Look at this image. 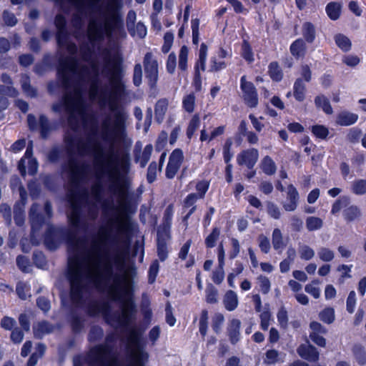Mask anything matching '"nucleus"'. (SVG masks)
I'll return each mask as SVG.
<instances>
[{
  "instance_id": "46",
  "label": "nucleus",
  "mask_w": 366,
  "mask_h": 366,
  "mask_svg": "<svg viewBox=\"0 0 366 366\" xmlns=\"http://www.w3.org/2000/svg\"><path fill=\"white\" fill-rule=\"evenodd\" d=\"M323 225L322 220L317 217H309L306 219V227L309 231L320 229Z\"/></svg>"
},
{
  "instance_id": "4",
  "label": "nucleus",
  "mask_w": 366,
  "mask_h": 366,
  "mask_svg": "<svg viewBox=\"0 0 366 366\" xmlns=\"http://www.w3.org/2000/svg\"><path fill=\"white\" fill-rule=\"evenodd\" d=\"M123 262L119 247L101 266L103 276L99 287L93 281H86L83 293L86 291L88 285H92L99 291H107L113 302L122 305L121 312H104V318L107 324L117 329L127 327L135 320L137 314L136 305L130 297L132 289L129 281L118 274H114V264Z\"/></svg>"
},
{
  "instance_id": "38",
  "label": "nucleus",
  "mask_w": 366,
  "mask_h": 366,
  "mask_svg": "<svg viewBox=\"0 0 366 366\" xmlns=\"http://www.w3.org/2000/svg\"><path fill=\"white\" fill-rule=\"evenodd\" d=\"M21 88L24 92L30 97H35L37 95L36 90L31 86L30 79L27 75H22L21 78Z\"/></svg>"
},
{
  "instance_id": "58",
  "label": "nucleus",
  "mask_w": 366,
  "mask_h": 366,
  "mask_svg": "<svg viewBox=\"0 0 366 366\" xmlns=\"http://www.w3.org/2000/svg\"><path fill=\"white\" fill-rule=\"evenodd\" d=\"M311 131L316 137L322 139H326L329 134L328 129L323 125L312 126Z\"/></svg>"
},
{
  "instance_id": "61",
  "label": "nucleus",
  "mask_w": 366,
  "mask_h": 366,
  "mask_svg": "<svg viewBox=\"0 0 366 366\" xmlns=\"http://www.w3.org/2000/svg\"><path fill=\"white\" fill-rule=\"evenodd\" d=\"M317 254L320 259L324 262H330L335 257L334 252L326 247H321L318 250Z\"/></svg>"
},
{
  "instance_id": "56",
  "label": "nucleus",
  "mask_w": 366,
  "mask_h": 366,
  "mask_svg": "<svg viewBox=\"0 0 366 366\" xmlns=\"http://www.w3.org/2000/svg\"><path fill=\"white\" fill-rule=\"evenodd\" d=\"M300 257L302 259L310 260L315 256V251L310 247L306 244L301 245L299 247Z\"/></svg>"
},
{
  "instance_id": "20",
  "label": "nucleus",
  "mask_w": 366,
  "mask_h": 366,
  "mask_svg": "<svg viewBox=\"0 0 366 366\" xmlns=\"http://www.w3.org/2000/svg\"><path fill=\"white\" fill-rule=\"evenodd\" d=\"M32 329L34 337L36 339H42L44 335L54 332V326L46 320H42L34 324Z\"/></svg>"
},
{
  "instance_id": "45",
  "label": "nucleus",
  "mask_w": 366,
  "mask_h": 366,
  "mask_svg": "<svg viewBox=\"0 0 366 366\" xmlns=\"http://www.w3.org/2000/svg\"><path fill=\"white\" fill-rule=\"evenodd\" d=\"M321 321L327 324H331L335 320V310L332 307H327L323 310L319 314Z\"/></svg>"
},
{
  "instance_id": "64",
  "label": "nucleus",
  "mask_w": 366,
  "mask_h": 366,
  "mask_svg": "<svg viewBox=\"0 0 366 366\" xmlns=\"http://www.w3.org/2000/svg\"><path fill=\"white\" fill-rule=\"evenodd\" d=\"M224 321V317L222 314L217 313L214 315L212 319V327L214 332L217 334L219 333L221 331V327Z\"/></svg>"
},
{
  "instance_id": "29",
  "label": "nucleus",
  "mask_w": 366,
  "mask_h": 366,
  "mask_svg": "<svg viewBox=\"0 0 366 366\" xmlns=\"http://www.w3.org/2000/svg\"><path fill=\"white\" fill-rule=\"evenodd\" d=\"M358 116L355 114L342 112L337 117V123L341 126H350L357 122Z\"/></svg>"
},
{
  "instance_id": "9",
  "label": "nucleus",
  "mask_w": 366,
  "mask_h": 366,
  "mask_svg": "<svg viewBox=\"0 0 366 366\" xmlns=\"http://www.w3.org/2000/svg\"><path fill=\"white\" fill-rule=\"evenodd\" d=\"M100 1L101 0H84V11L72 14L71 24L74 29L73 35L76 39L84 36L85 19L91 16L95 11L102 10V7L99 5Z\"/></svg>"
},
{
  "instance_id": "6",
  "label": "nucleus",
  "mask_w": 366,
  "mask_h": 366,
  "mask_svg": "<svg viewBox=\"0 0 366 366\" xmlns=\"http://www.w3.org/2000/svg\"><path fill=\"white\" fill-rule=\"evenodd\" d=\"M122 0H109L104 8V14L108 17L104 27L95 19L89 20L87 27V36L92 44L104 39L105 34L110 36L115 29L122 25V16L118 11L122 8Z\"/></svg>"
},
{
  "instance_id": "49",
  "label": "nucleus",
  "mask_w": 366,
  "mask_h": 366,
  "mask_svg": "<svg viewBox=\"0 0 366 366\" xmlns=\"http://www.w3.org/2000/svg\"><path fill=\"white\" fill-rule=\"evenodd\" d=\"M62 149L59 146H54L47 153L46 157L49 162L56 163L61 158Z\"/></svg>"
},
{
  "instance_id": "10",
  "label": "nucleus",
  "mask_w": 366,
  "mask_h": 366,
  "mask_svg": "<svg viewBox=\"0 0 366 366\" xmlns=\"http://www.w3.org/2000/svg\"><path fill=\"white\" fill-rule=\"evenodd\" d=\"M350 197L348 196H341L333 203L332 206L331 213L336 214L342 209H343L342 215L344 219L347 222H352L360 219L362 212L359 207L350 204Z\"/></svg>"
},
{
  "instance_id": "48",
  "label": "nucleus",
  "mask_w": 366,
  "mask_h": 366,
  "mask_svg": "<svg viewBox=\"0 0 366 366\" xmlns=\"http://www.w3.org/2000/svg\"><path fill=\"white\" fill-rule=\"evenodd\" d=\"M182 105L184 110L189 113H192L194 110L195 96L193 93L184 97Z\"/></svg>"
},
{
  "instance_id": "39",
  "label": "nucleus",
  "mask_w": 366,
  "mask_h": 366,
  "mask_svg": "<svg viewBox=\"0 0 366 366\" xmlns=\"http://www.w3.org/2000/svg\"><path fill=\"white\" fill-rule=\"evenodd\" d=\"M184 161V154L181 149H175L169 157V163L180 169Z\"/></svg>"
},
{
  "instance_id": "13",
  "label": "nucleus",
  "mask_w": 366,
  "mask_h": 366,
  "mask_svg": "<svg viewBox=\"0 0 366 366\" xmlns=\"http://www.w3.org/2000/svg\"><path fill=\"white\" fill-rule=\"evenodd\" d=\"M142 66L149 87L152 90H156L159 79V64L152 52L145 54Z\"/></svg>"
},
{
  "instance_id": "19",
  "label": "nucleus",
  "mask_w": 366,
  "mask_h": 366,
  "mask_svg": "<svg viewBox=\"0 0 366 366\" xmlns=\"http://www.w3.org/2000/svg\"><path fill=\"white\" fill-rule=\"evenodd\" d=\"M54 24L56 27V41L64 43L66 41V36L69 35V32L66 27V20L65 17L59 14L55 16Z\"/></svg>"
},
{
  "instance_id": "16",
  "label": "nucleus",
  "mask_w": 366,
  "mask_h": 366,
  "mask_svg": "<svg viewBox=\"0 0 366 366\" xmlns=\"http://www.w3.org/2000/svg\"><path fill=\"white\" fill-rule=\"evenodd\" d=\"M259 159V152L255 148L247 149L242 151L237 156V162L239 166L245 165L252 169Z\"/></svg>"
},
{
  "instance_id": "7",
  "label": "nucleus",
  "mask_w": 366,
  "mask_h": 366,
  "mask_svg": "<svg viewBox=\"0 0 366 366\" xmlns=\"http://www.w3.org/2000/svg\"><path fill=\"white\" fill-rule=\"evenodd\" d=\"M65 91L66 92L64 94V104L69 113L68 124L73 130H76L79 127L76 114L81 117L84 120L86 124V131L89 130L92 117L95 119L99 126L101 124L94 115L86 117V103L83 97L81 88H74L73 92Z\"/></svg>"
},
{
  "instance_id": "53",
  "label": "nucleus",
  "mask_w": 366,
  "mask_h": 366,
  "mask_svg": "<svg viewBox=\"0 0 366 366\" xmlns=\"http://www.w3.org/2000/svg\"><path fill=\"white\" fill-rule=\"evenodd\" d=\"M132 82L137 87L142 83V66L139 63L134 66Z\"/></svg>"
},
{
  "instance_id": "35",
  "label": "nucleus",
  "mask_w": 366,
  "mask_h": 366,
  "mask_svg": "<svg viewBox=\"0 0 366 366\" xmlns=\"http://www.w3.org/2000/svg\"><path fill=\"white\" fill-rule=\"evenodd\" d=\"M272 243L275 250H280L279 253H281L284 249L285 244L283 241L282 234L280 229L276 228L273 230L272 235Z\"/></svg>"
},
{
  "instance_id": "60",
  "label": "nucleus",
  "mask_w": 366,
  "mask_h": 366,
  "mask_svg": "<svg viewBox=\"0 0 366 366\" xmlns=\"http://www.w3.org/2000/svg\"><path fill=\"white\" fill-rule=\"evenodd\" d=\"M104 335V331L102 327L99 326H93L90 329L89 333V340L90 342H96L102 338Z\"/></svg>"
},
{
  "instance_id": "32",
  "label": "nucleus",
  "mask_w": 366,
  "mask_h": 366,
  "mask_svg": "<svg viewBox=\"0 0 366 366\" xmlns=\"http://www.w3.org/2000/svg\"><path fill=\"white\" fill-rule=\"evenodd\" d=\"M315 104L317 108L322 109L327 114L333 113L329 99L323 94L318 95L315 98Z\"/></svg>"
},
{
  "instance_id": "51",
  "label": "nucleus",
  "mask_w": 366,
  "mask_h": 366,
  "mask_svg": "<svg viewBox=\"0 0 366 366\" xmlns=\"http://www.w3.org/2000/svg\"><path fill=\"white\" fill-rule=\"evenodd\" d=\"M170 238V227L161 224L157 229V242H167Z\"/></svg>"
},
{
  "instance_id": "62",
  "label": "nucleus",
  "mask_w": 366,
  "mask_h": 366,
  "mask_svg": "<svg viewBox=\"0 0 366 366\" xmlns=\"http://www.w3.org/2000/svg\"><path fill=\"white\" fill-rule=\"evenodd\" d=\"M29 291V287L27 284L23 282H19L16 287V292L18 297L23 300H25L28 295V292Z\"/></svg>"
},
{
  "instance_id": "47",
  "label": "nucleus",
  "mask_w": 366,
  "mask_h": 366,
  "mask_svg": "<svg viewBox=\"0 0 366 366\" xmlns=\"http://www.w3.org/2000/svg\"><path fill=\"white\" fill-rule=\"evenodd\" d=\"M140 307L145 318H149L152 316L150 300L148 295L145 293L142 295Z\"/></svg>"
},
{
  "instance_id": "40",
  "label": "nucleus",
  "mask_w": 366,
  "mask_h": 366,
  "mask_svg": "<svg viewBox=\"0 0 366 366\" xmlns=\"http://www.w3.org/2000/svg\"><path fill=\"white\" fill-rule=\"evenodd\" d=\"M220 236V229L218 227H214L211 233L205 238V246L207 248H213L215 247L217 240Z\"/></svg>"
},
{
  "instance_id": "55",
  "label": "nucleus",
  "mask_w": 366,
  "mask_h": 366,
  "mask_svg": "<svg viewBox=\"0 0 366 366\" xmlns=\"http://www.w3.org/2000/svg\"><path fill=\"white\" fill-rule=\"evenodd\" d=\"M188 52V48L186 46L181 47L179 54V68L182 71H185L187 69Z\"/></svg>"
},
{
  "instance_id": "28",
  "label": "nucleus",
  "mask_w": 366,
  "mask_h": 366,
  "mask_svg": "<svg viewBox=\"0 0 366 366\" xmlns=\"http://www.w3.org/2000/svg\"><path fill=\"white\" fill-rule=\"evenodd\" d=\"M306 86L302 78L295 80L293 86V95L298 102H303L305 99Z\"/></svg>"
},
{
  "instance_id": "30",
  "label": "nucleus",
  "mask_w": 366,
  "mask_h": 366,
  "mask_svg": "<svg viewBox=\"0 0 366 366\" xmlns=\"http://www.w3.org/2000/svg\"><path fill=\"white\" fill-rule=\"evenodd\" d=\"M110 311V307L108 304L101 305L97 301H93L89 303L87 306V313L89 316L94 317L99 313L104 315V311Z\"/></svg>"
},
{
  "instance_id": "18",
  "label": "nucleus",
  "mask_w": 366,
  "mask_h": 366,
  "mask_svg": "<svg viewBox=\"0 0 366 366\" xmlns=\"http://www.w3.org/2000/svg\"><path fill=\"white\" fill-rule=\"evenodd\" d=\"M298 201L299 193L297 189L292 184L288 185L287 199L282 204L283 208L287 212L295 211L297 207Z\"/></svg>"
},
{
  "instance_id": "34",
  "label": "nucleus",
  "mask_w": 366,
  "mask_h": 366,
  "mask_svg": "<svg viewBox=\"0 0 366 366\" xmlns=\"http://www.w3.org/2000/svg\"><path fill=\"white\" fill-rule=\"evenodd\" d=\"M341 4L338 2H330L325 8L326 13L332 20H337L339 19L341 13Z\"/></svg>"
},
{
  "instance_id": "44",
  "label": "nucleus",
  "mask_w": 366,
  "mask_h": 366,
  "mask_svg": "<svg viewBox=\"0 0 366 366\" xmlns=\"http://www.w3.org/2000/svg\"><path fill=\"white\" fill-rule=\"evenodd\" d=\"M79 54L84 61L90 62L92 59L93 50L88 43H84L80 46Z\"/></svg>"
},
{
  "instance_id": "33",
  "label": "nucleus",
  "mask_w": 366,
  "mask_h": 366,
  "mask_svg": "<svg viewBox=\"0 0 366 366\" xmlns=\"http://www.w3.org/2000/svg\"><path fill=\"white\" fill-rule=\"evenodd\" d=\"M302 35L305 41L308 43H312L316 36L315 27L311 22H305L302 25Z\"/></svg>"
},
{
  "instance_id": "43",
  "label": "nucleus",
  "mask_w": 366,
  "mask_h": 366,
  "mask_svg": "<svg viewBox=\"0 0 366 366\" xmlns=\"http://www.w3.org/2000/svg\"><path fill=\"white\" fill-rule=\"evenodd\" d=\"M206 301L209 304H215L217 302V295L218 290L214 287V286L209 283L207 285L206 290Z\"/></svg>"
},
{
  "instance_id": "24",
  "label": "nucleus",
  "mask_w": 366,
  "mask_h": 366,
  "mask_svg": "<svg viewBox=\"0 0 366 366\" xmlns=\"http://www.w3.org/2000/svg\"><path fill=\"white\" fill-rule=\"evenodd\" d=\"M153 147L152 144L146 145L142 154H140V152L135 154L134 161L139 162L142 168L145 167L150 159Z\"/></svg>"
},
{
  "instance_id": "63",
  "label": "nucleus",
  "mask_w": 366,
  "mask_h": 366,
  "mask_svg": "<svg viewBox=\"0 0 366 366\" xmlns=\"http://www.w3.org/2000/svg\"><path fill=\"white\" fill-rule=\"evenodd\" d=\"M157 164L156 162H152L147 169V180L151 184L157 179Z\"/></svg>"
},
{
  "instance_id": "42",
  "label": "nucleus",
  "mask_w": 366,
  "mask_h": 366,
  "mask_svg": "<svg viewBox=\"0 0 366 366\" xmlns=\"http://www.w3.org/2000/svg\"><path fill=\"white\" fill-rule=\"evenodd\" d=\"M335 41L337 46L343 51H348L351 49V41L346 36L339 34L335 36Z\"/></svg>"
},
{
  "instance_id": "52",
  "label": "nucleus",
  "mask_w": 366,
  "mask_h": 366,
  "mask_svg": "<svg viewBox=\"0 0 366 366\" xmlns=\"http://www.w3.org/2000/svg\"><path fill=\"white\" fill-rule=\"evenodd\" d=\"M208 312L206 310H203L201 312L200 318H199V332L203 337H205L207 332L208 327Z\"/></svg>"
},
{
  "instance_id": "11",
  "label": "nucleus",
  "mask_w": 366,
  "mask_h": 366,
  "mask_svg": "<svg viewBox=\"0 0 366 366\" xmlns=\"http://www.w3.org/2000/svg\"><path fill=\"white\" fill-rule=\"evenodd\" d=\"M142 334L143 331L139 328L132 327L129 329V342L134 349L130 351V357L134 360V362L128 365H138L139 362L144 365L148 360L149 354L141 346Z\"/></svg>"
},
{
  "instance_id": "8",
  "label": "nucleus",
  "mask_w": 366,
  "mask_h": 366,
  "mask_svg": "<svg viewBox=\"0 0 366 366\" xmlns=\"http://www.w3.org/2000/svg\"><path fill=\"white\" fill-rule=\"evenodd\" d=\"M116 341V335L111 332L106 336L105 343L92 347L86 357L90 366H119L117 356L113 353V347L110 345Z\"/></svg>"
},
{
  "instance_id": "2",
  "label": "nucleus",
  "mask_w": 366,
  "mask_h": 366,
  "mask_svg": "<svg viewBox=\"0 0 366 366\" xmlns=\"http://www.w3.org/2000/svg\"><path fill=\"white\" fill-rule=\"evenodd\" d=\"M132 229L129 219L110 218L107 225L99 227L97 232L89 239L79 237L75 231L49 228L44 244L50 250L58 248L61 239L66 241L71 254L69 258L67 278L70 285L72 302L79 307L82 304L86 281H93L98 287L102 284L101 266L114 252H117L122 237Z\"/></svg>"
},
{
  "instance_id": "26",
  "label": "nucleus",
  "mask_w": 366,
  "mask_h": 366,
  "mask_svg": "<svg viewBox=\"0 0 366 366\" xmlns=\"http://www.w3.org/2000/svg\"><path fill=\"white\" fill-rule=\"evenodd\" d=\"M290 52L296 59L302 57L305 54L306 44L303 39H298L295 40L290 46Z\"/></svg>"
},
{
  "instance_id": "21",
  "label": "nucleus",
  "mask_w": 366,
  "mask_h": 366,
  "mask_svg": "<svg viewBox=\"0 0 366 366\" xmlns=\"http://www.w3.org/2000/svg\"><path fill=\"white\" fill-rule=\"evenodd\" d=\"M38 209L39 205L33 204L29 211V220L33 232L39 231L44 223V217L42 214L38 213Z\"/></svg>"
},
{
  "instance_id": "57",
  "label": "nucleus",
  "mask_w": 366,
  "mask_h": 366,
  "mask_svg": "<svg viewBox=\"0 0 366 366\" xmlns=\"http://www.w3.org/2000/svg\"><path fill=\"white\" fill-rule=\"evenodd\" d=\"M11 331V341L16 345L20 344L24 337V330H22L20 327H16Z\"/></svg>"
},
{
  "instance_id": "37",
  "label": "nucleus",
  "mask_w": 366,
  "mask_h": 366,
  "mask_svg": "<svg viewBox=\"0 0 366 366\" xmlns=\"http://www.w3.org/2000/svg\"><path fill=\"white\" fill-rule=\"evenodd\" d=\"M352 352L359 365H365L366 364V350L364 347L355 345L353 346Z\"/></svg>"
},
{
  "instance_id": "31",
  "label": "nucleus",
  "mask_w": 366,
  "mask_h": 366,
  "mask_svg": "<svg viewBox=\"0 0 366 366\" xmlns=\"http://www.w3.org/2000/svg\"><path fill=\"white\" fill-rule=\"evenodd\" d=\"M268 74L272 81L279 82L283 78V72L277 61H272L268 66Z\"/></svg>"
},
{
  "instance_id": "50",
  "label": "nucleus",
  "mask_w": 366,
  "mask_h": 366,
  "mask_svg": "<svg viewBox=\"0 0 366 366\" xmlns=\"http://www.w3.org/2000/svg\"><path fill=\"white\" fill-rule=\"evenodd\" d=\"M200 124V119L198 115L195 114L191 119L187 129V136L188 139H191L194 134L195 131L199 128Z\"/></svg>"
},
{
  "instance_id": "36",
  "label": "nucleus",
  "mask_w": 366,
  "mask_h": 366,
  "mask_svg": "<svg viewBox=\"0 0 366 366\" xmlns=\"http://www.w3.org/2000/svg\"><path fill=\"white\" fill-rule=\"evenodd\" d=\"M261 168L263 172L267 175L274 174L277 169L274 162L269 156L264 157L262 160Z\"/></svg>"
},
{
  "instance_id": "12",
  "label": "nucleus",
  "mask_w": 366,
  "mask_h": 366,
  "mask_svg": "<svg viewBox=\"0 0 366 366\" xmlns=\"http://www.w3.org/2000/svg\"><path fill=\"white\" fill-rule=\"evenodd\" d=\"M209 183L207 181L203 180L197 182L196 184V190L198 192V193H190L184 199V209L189 207H192V209L188 211V212L182 219V222L186 227H187L188 225V219L197 209V206L195 204L197 201L199 199L204 198L206 192L209 189Z\"/></svg>"
},
{
  "instance_id": "59",
  "label": "nucleus",
  "mask_w": 366,
  "mask_h": 366,
  "mask_svg": "<svg viewBox=\"0 0 366 366\" xmlns=\"http://www.w3.org/2000/svg\"><path fill=\"white\" fill-rule=\"evenodd\" d=\"M33 261L34 264L39 268H44L47 264L45 255L41 251L34 252Z\"/></svg>"
},
{
  "instance_id": "17",
  "label": "nucleus",
  "mask_w": 366,
  "mask_h": 366,
  "mask_svg": "<svg viewBox=\"0 0 366 366\" xmlns=\"http://www.w3.org/2000/svg\"><path fill=\"white\" fill-rule=\"evenodd\" d=\"M297 352L300 357L308 362H316L320 359L317 349L309 342L307 344H301L297 347Z\"/></svg>"
},
{
  "instance_id": "23",
  "label": "nucleus",
  "mask_w": 366,
  "mask_h": 366,
  "mask_svg": "<svg viewBox=\"0 0 366 366\" xmlns=\"http://www.w3.org/2000/svg\"><path fill=\"white\" fill-rule=\"evenodd\" d=\"M169 102L165 98L159 99L154 107L155 120L159 123H162L164 115L167 111Z\"/></svg>"
},
{
  "instance_id": "5",
  "label": "nucleus",
  "mask_w": 366,
  "mask_h": 366,
  "mask_svg": "<svg viewBox=\"0 0 366 366\" xmlns=\"http://www.w3.org/2000/svg\"><path fill=\"white\" fill-rule=\"evenodd\" d=\"M57 44L60 48H66L69 54V56H61L59 58L57 67V76L61 86L64 90H69L72 86V75L76 74L81 79L84 80L89 74V68L86 64L79 65L76 56L78 51L77 46L76 44L69 41V34L67 35L65 42L57 41Z\"/></svg>"
},
{
  "instance_id": "15",
  "label": "nucleus",
  "mask_w": 366,
  "mask_h": 366,
  "mask_svg": "<svg viewBox=\"0 0 366 366\" xmlns=\"http://www.w3.org/2000/svg\"><path fill=\"white\" fill-rule=\"evenodd\" d=\"M240 88L242 91V98L245 104L250 108H255L258 105V94L254 84L242 76L240 79Z\"/></svg>"
},
{
  "instance_id": "41",
  "label": "nucleus",
  "mask_w": 366,
  "mask_h": 366,
  "mask_svg": "<svg viewBox=\"0 0 366 366\" xmlns=\"http://www.w3.org/2000/svg\"><path fill=\"white\" fill-rule=\"evenodd\" d=\"M351 192L356 195H364L366 194V179L355 180L351 185Z\"/></svg>"
},
{
  "instance_id": "54",
  "label": "nucleus",
  "mask_w": 366,
  "mask_h": 366,
  "mask_svg": "<svg viewBox=\"0 0 366 366\" xmlns=\"http://www.w3.org/2000/svg\"><path fill=\"white\" fill-rule=\"evenodd\" d=\"M137 19L136 12L134 10H129L127 15L126 24L129 32L131 35L134 36V25Z\"/></svg>"
},
{
  "instance_id": "25",
  "label": "nucleus",
  "mask_w": 366,
  "mask_h": 366,
  "mask_svg": "<svg viewBox=\"0 0 366 366\" xmlns=\"http://www.w3.org/2000/svg\"><path fill=\"white\" fill-rule=\"evenodd\" d=\"M46 347L44 343L39 342L35 347V352L29 357L26 366H35L38 360L43 357L45 354Z\"/></svg>"
},
{
  "instance_id": "3",
  "label": "nucleus",
  "mask_w": 366,
  "mask_h": 366,
  "mask_svg": "<svg viewBox=\"0 0 366 366\" xmlns=\"http://www.w3.org/2000/svg\"><path fill=\"white\" fill-rule=\"evenodd\" d=\"M103 66L102 74L108 78L109 81L103 84L99 79V67L97 63L91 60L88 62L94 72V76L89 78V97L91 101H97L101 108L108 106L112 113L106 114L99 126L94 119L92 125V134H95L100 129L101 136L104 140H113L119 137L125 129V122L128 112L119 104L121 98L124 95L126 85L123 81L125 75L124 59L119 52L112 54L109 49L102 51ZM90 73L84 80L80 79L76 88H80L81 84L89 77Z\"/></svg>"
},
{
  "instance_id": "27",
  "label": "nucleus",
  "mask_w": 366,
  "mask_h": 366,
  "mask_svg": "<svg viewBox=\"0 0 366 366\" xmlns=\"http://www.w3.org/2000/svg\"><path fill=\"white\" fill-rule=\"evenodd\" d=\"M223 302L227 310H234L238 305L237 294L233 290H228L224 295Z\"/></svg>"
},
{
  "instance_id": "14",
  "label": "nucleus",
  "mask_w": 366,
  "mask_h": 366,
  "mask_svg": "<svg viewBox=\"0 0 366 366\" xmlns=\"http://www.w3.org/2000/svg\"><path fill=\"white\" fill-rule=\"evenodd\" d=\"M27 123L31 131H35L39 128L41 137L44 139H46L50 134L57 129V124L55 122H51L44 114L39 115L37 123L36 117L29 114L27 116Z\"/></svg>"
},
{
  "instance_id": "1",
  "label": "nucleus",
  "mask_w": 366,
  "mask_h": 366,
  "mask_svg": "<svg viewBox=\"0 0 366 366\" xmlns=\"http://www.w3.org/2000/svg\"><path fill=\"white\" fill-rule=\"evenodd\" d=\"M94 119L92 117L84 138L75 142L72 135L64 137L69 157L61 164V169L69 175L71 212L68 219L75 229L80 227L83 205L87 207V217L91 220L99 215L98 204L103 212L115 209L114 197L117 198L123 210L129 205L131 181L122 173L129 172V155L125 154L119 159L114 149L115 143L124 137L126 129L113 140H104L100 129L92 134Z\"/></svg>"
},
{
  "instance_id": "22",
  "label": "nucleus",
  "mask_w": 366,
  "mask_h": 366,
  "mask_svg": "<svg viewBox=\"0 0 366 366\" xmlns=\"http://www.w3.org/2000/svg\"><path fill=\"white\" fill-rule=\"evenodd\" d=\"M241 322L238 319H232L227 327V334L230 342L235 345L239 340Z\"/></svg>"
}]
</instances>
